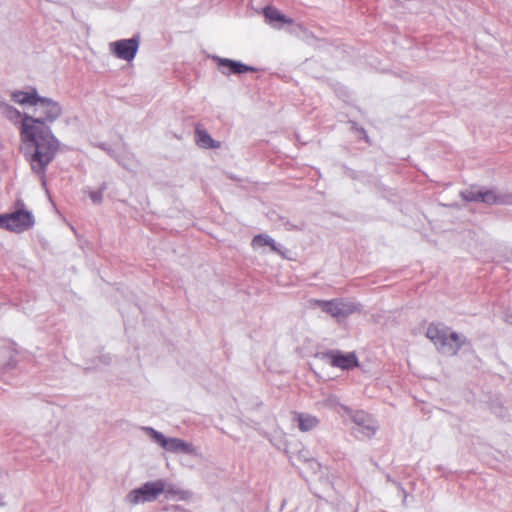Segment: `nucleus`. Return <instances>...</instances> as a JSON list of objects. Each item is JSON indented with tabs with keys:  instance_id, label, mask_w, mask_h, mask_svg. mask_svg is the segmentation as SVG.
Returning <instances> with one entry per match:
<instances>
[{
	"instance_id": "ddd939ff",
	"label": "nucleus",
	"mask_w": 512,
	"mask_h": 512,
	"mask_svg": "<svg viewBox=\"0 0 512 512\" xmlns=\"http://www.w3.org/2000/svg\"><path fill=\"white\" fill-rule=\"evenodd\" d=\"M39 96L35 89L29 91H16L12 93V100L20 105H31L34 106L37 103Z\"/></svg>"
},
{
	"instance_id": "412c9836",
	"label": "nucleus",
	"mask_w": 512,
	"mask_h": 512,
	"mask_svg": "<svg viewBox=\"0 0 512 512\" xmlns=\"http://www.w3.org/2000/svg\"><path fill=\"white\" fill-rule=\"evenodd\" d=\"M353 365H354V367L358 366V362H357V359H356V357H355V356H354V362H353Z\"/></svg>"
},
{
	"instance_id": "f03ea898",
	"label": "nucleus",
	"mask_w": 512,
	"mask_h": 512,
	"mask_svg": "<svg viewBox=\"0 0 512 512\" xmlns=\"http://www.w3.org/2000/svg\"><path fill=\"white\" fill-rule=\"evenodd\" d=\"M426 337L436 346L439 352L456 355L464 344V339L456 332L441 323L429 324Z\"/></svg>"
},
{
	"instance_id": "6e6552de",
	"label": "nucleus",
	"mask_w": 512,
	"mask_h": 512,
	"mask_svg": "<svg viewBox=\"0 0 512 512\" xmlns=\"http://www.w3.org/2000/svg\"><path fill=\"white\" fill-rule=\"evenodd\" d=\"M376 429V422L369 414L363 411H357L354 414V433L361 435L363 438H369L375 434Z\"/></svg>"
},
{
	"instance_id": "6ab92c4d",
	"label": "nucleus",
	"mask_w": 512,
	"mask_h": 512,
	"mask_svg": "<svg viewBox=\"0 0 512 512\" xmlns=\"http://www.w3.org/2000/svg\"><path fill=\"white\" fill-rule=\"evenodd\" d=\"M0 227L7 229V214L0 215Z\"/></svg>"
},
{
	"instance_id": "f8f14e48",
	"label": "nucleus",
	"mask_w": 512,
	"mask_h": 512,
	"mask_svg": "<svg viewBox=\"0 0 512 512\" xmlns=\"http://www.w3.org/2000/svg\"><path fill=\"white\" fill-rule=\"evenodd\" d=\"M293 415L301 432H309L315 429L320 423V420L314 415L302 412H294Z\"/></svg>"
},
{
	"instance_id": "dca6fc26",
	"label": "nucleus",
	"mask_w": 512,
	"mask_h": 512,
	"mask_svg": "<svg viewBox=\"0 0 512 512\" xmlns=\"http://www.w3.org/2000/svg\"><path fill=\"white\" fill-rule=\"evenodd\" d=\"M264 16L266 19L270 22H279L282 24H292L293 20L290 18H287L285 15H283L277 8L275 7H266L263 11Z\"/></svg>"
},
{
	"instance_id": "423d86ee",
	"label": "nucleus",
	"mask_w": 512,
	"mask_h": 512,
	"mask_svg": "<svg viewBox=\"0 0 512 512\" xmlns=\"http://www.w3.org/2000/svg\"><path fill=\"white\" fill-rule=\"evenodd\" d=\"M34 224L32 214L25 209L7 214V229L13 232H22L31 228Z\"/></svg>"
},
{
	"instance_id": "f3484780",
	"label": "nucleus",
	"mask_w": 512,
	"mask_h": 512,
	"mask_svg": "<svg viewBox=\"0 0 512 512\" xmlns=\"http://www.w3.org/2000/svg\"><path fill=\"white\" fill-rule=\"evenodd\" d=\"M252 246L254 248H259V247H263V246H270L272 248V250H275V243L273 241V239L271 238H268L264 235H257L253 238L252 240Z\"/></svg>"
},
{
	"instance_id": "f257e3e1",
	"label": "nucleus",
	"mask_w": 512,
	"mask_h": 512,
	"mask_svg": "<svg viewBox=\"0 0 512 512\" xmlns=\"http://www.w3.org/2000/svg\"><path fill=\"white\" fill-rule=\"evenodd\" d=\"M20 137L30 149L28 161L32 171L44 176L47 166L59 151V141L47 125L34 120L33 116L29 115H24L22 118Z\"/></svg>"
},
{
	"instance_id": "9d476101",
	"label": "nucleus",
	"mask_w": 512,
	"mask_h": 512,
	"mask_svg": "<svg viewBox=\"0 0 512 512\" xmlns=\"http://www.w3.org/2000/svg\"><path fill=\"white\" fill-rule=\"evenodd\" d=\"M321 359H323L326 363L331 365L332 367L340 368V369H349L352 366V355L351 354H342L339 351H330L321 353L318 355Z\"/></svg>"
},
{
	"instance_id": "a211bd4d",
	"label": "nucleus",
	"mask_w": 512,
	"mask_h": 512,
	"mask_svg": "<svg viewBox=\"0 0 512 512\" xmlns=\"http://www.w3.org/2000/svg\"><path fill=\"white\" fill-rule=\"evenodd\" d=\"M6 113L10 119L21 117L20 112L12 107H6Z\"/></svg>"
},
{
	"instance_id": "9b49d317",
	"label": "nucleus",
	"mask_w": 512,
	"mask_h": 512,
	"mask_svg": "<svg viewBox=\"0 0 512 512\" xmlns=\"http://www.w3.org/2000/svg\"><path fill=\"white\" fill-rule=\"evenodd\" d=\"M463 198L467 201L483 202L486 204L501 203V197L492 190L473 191L469 190L463 193Z\"/></svg>"
},
{
	"instance_id": "1a4fd4ad",
	"label": "nucleus",
	"mask_w": 512,
	"mask_h": 512,
	"mask_svg": "<svg viewBox=\"0 0 512 512\" xmlns=\"http://www.w3.org/2000/svg\"><path fill=\"white\" fill-rule=\"evenodd\" d=\"M312 304L320 307L324 312L330 314L335 318H341L348 314L349 306L342 301L332 300V301H323V300H313Z\"/></svg>"
},
{
	"instance_id": "39448f33",
	"label": "nucleus",
	"mask_w": 512,
	"mask_h": 512,
	"mask_svg": "<svg viewBox=\"0 0 512 512\" xmlns=\"http://www.w3.org/2000/svg\"><path fill=\"white\" fill-rule=\"evenodd\" d=\"M153 439L165 450L170 452H182L188 454H194L196 449L193 445L186 443L179 438H166L162 433L149 429Z\"/></svg>"
},
{
	"instance_id": "0eeeda50",
	"label": "nucleus",
	"mask_w": 512,
	"mask_h": 512,
	"mask_svg": "<svg viewBox=\"0 0 512 512\" xmlns=\"http://www.w3.org/2000/svg\"><path fill=\"white\" fill-rule=\"evenodd\" d=\"M138 45V40L134 38L122 39L110 43V51L119 59L131 61L137 53Z\"/></svg>"
},
{
	"instance_id": "7ed1b4c3",
	"label": "nucleus",
	"mask_w": 512,
	"mask_h": 512,
	"mask_svg": "<svg viewBox=\"0 0 512 512\" xmlns=\"http://www.w3.org/2000/svg\"><path fill=\"white\" fill-rule=\"evenodd\" d=\"M165 491V482L157 480L154 482H147L142 487L132 490L128 495V500L131 504H138L140 502H151L158 498L160 494Z\"/></svg>"
},
{
	"instance_id": "2eb2a0df",
	"label": "nucleus",
	"mask_w": 512,
	"mask_h": 512,
	"mask_svg": "<svg viewBox=\"0 0 512 512\" xmlns=\"http://www.w3.org/2000/svg\"><path fill=\"white\" fill-rule=\"evenodd\" d=\"M219 64L220 66L227 68L228 74H242L248 71H254V69L249 66L229 59H221Z\"/></svg>"
},
{
	"instance_id": "aec40b11",
	"label": "nucleus",
	"mask_w": 512,
	"mask_h": 512,
	"mask_svg": "<svg viewBox=\"0 0 512 512\" xmlns=\"http://www.w3.org/2000/svg\"><path fill=\"white\" fill-rule=\"evenodd\" d=\"M91 198L95 203H99L101 201V195L98 193H92Z\"/></svg>"
},
{
	"instance_id": "20e7f679",
	"label": "nucleus",
	"mask_w": 512,
	"mask_h": 512,
	"mask_svg": "<svg viewBox=\"0 0 512 512\" xmlns=\"http://www.w3.org/2000/svg\"><path fill=\"white\" fill-rule=\"evenodd\" d=\"M34 120L40 121L47 125L55 121L61 115V108L59 104L48 98H38L37 103L34 105Z\"/></svg>"
},
{
	"instance_id": "4468645a",
	"label": "nucleus",
	"mask_w": 512,
	"mask_h": 512,
	"mask_svg": "<svg viewBox=\"0 0 512 512\" xmlns=\"http://www.w3.org/2000/svg\"><path fill=\"white\" fill-rule=\"evenodd\" d=\"M195 134H196V143L200 147L211 148V149L220 147V143L213 140L207 131L197 127Z\"/></svg>"
}]
</instances>
